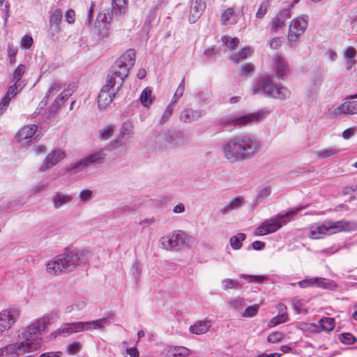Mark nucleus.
Masks as SVG:
<instances>
[{
    "label": "nucleus",
    "mask_w": 357,
    "mask_h": 357,
    "mask_svg": "<svg viewBox=\"0 0 357 357\" xmlns=\"http://www.w3.org/2000/svg\"><path fill=\"white\" fill-rule=\"evenodd\" d=\"M70 96V93L67 91H64L61 93L54 100V104L52 105V110L56 111L59 107L64 103V102Z\"/></svg>",
    "instance_id": "38"
},
{
    "label": "nucleus",
    "mask_w": 357,
    "mask_h": 357,
    "mask_svg": "<svg viewBox=\"0 0 357 357\" xmlns=\"http://www.w3.org/2000/svg\"><path fill=\"white\" fill-rule=\"evenodd\" d=\"M327 116L329 118L333 119L341 114H345V110L343 103L337 107L333 106L331 107L327 112Z\"/></svg>",
    "instance_id": "39"
},
{
    "label": "nucleus",
    "mask_w": 357,
    "mask_h": 357,
    "mask_svg": "<svg viewBox=\"0 0 357 357\" xmlns=\"http://www.w3.org/2000/svg\"><path fill=\"white\" fill-rule=\"evenodd\" d=\"M273 68L280 79H285L290 73V68L285 59L280 54H275L272 57Z\"/></svg>",
    "instance_id": "16"
},
{
    "label": "nucleus",
    "mask_w": 357,
    "mask_h": 357,
    "mask_svg": "<svg viewBox=\"0 0 357 357\" xmlns=\"http://www.w3.org/2000/svg\"><path fill=\"white\" fill-rule=\"evenodd\" d=\"M135 61V52L132 49L128 50L116 60L112 73L107 75L106 84L99 93L98 105L100 109H105L111 105Z\"/></svg>",
    "instance_id": "1"
},
{
    "label": "nucleus",
    "mask_w": 357,
    "mask_h": 357,
    "mask_svg": "<svg viewBox=\"0 0 357 357\" xmlns=\"http://www.w3.org/2000/svg\"><path fill=\"white\" fill-rule=\"evenodd\" d=\"M190 354V350L181 346L167 347L164 351L165 357H186Z\"/></svg>",
    "instance_id": "23"
},
{
    "label": "nucleus",
    "mask_w": 357,
    "mask_h": 357,
    "mask_svg": "<svg viewBox=\"0 0 357 357\" xmlns=\"http://www.w3.org/2000/svg\"><path fill=\"white\" fill-rule=\"evenodd\" d=\"M314 284V278L310 279H305L298 282V285L301 288H305Z\"/></svg>",
    "instance_id": "64"
},
{
    "label": "nucleus",
    "mask_w": 357,
    "mask_h": 357,
    "mask_svg": "<svg viewBox=\"0 0 357 357\" xmlns=\"http://www.w3.org/2000/svg\"><path fill=\"white\" fill-rule=\"evenodd\" d=\"M261 147L260 142L250 134H241L229 139L222 146L225 158L234 163L253 157Z\"/></svg>",
    "instance_id": "2"
},
{
    "label": "nucleus",
    "mask_w": 357,
    "mask_h": 357,
    "mask_svg": "<svg viewBox=\"0 0 357 357\" xmlns=\"http://www.w3.org/2000/svg\"><path fill=\"white\" fill-rule=\"evenodd\" d=\"M66 157L63 151L57 149L50 153L39 167L40 172H45Z\"/></svg>",
    "instance_id": "17"
},
{
    "label": "nucleus",
    "mask_w": 357,
    "mask_h": 357,
    "mask_svg": "<svg viewBox=\"0 0 357 357\" xmlns=\"http://www.w3.org/2000/svg\"><path fill=\"white\" fill-rule=\"evenodd\" d=\"M73 200V196L62 192H56L52 197V204L55 208H60L64 205L69 204Z\"/></svg>",
    "instance_id": "26"
},
{
    "label": "nucleus",
    "mask_w": 357,
    "mask_h": 357,
    "mask_svg": "<svg viewBox=\"0 0 357 357\" xmlns=\"http://www.w3.org/2000/svg\"><path fill=\"white\" fill-rule=\"evenodd\" d=\"M105 153L102 150L94 152L78 161L71 163L67 168V171H75L78 173L93 165L101 164L104 162Z\"/></svg>",
    "instance_id": "11"
},
{
    "label": "nucleus",
    "mask_w": 357,
    "mask_h": 357,
    "mask_svg": "<svg viewBox=\"0 0 357 357\" xmlns=\"http://www.w3.org/2000/svg\"><path fill=\"white\" fill-rule=\"evenodd\" d=\"M204 114L202 110L185 109L181 112L180 120L184 123H190L199 120Z\"/></svg>",
    "instance_id": "24"
},
{
    "label": "nucleus",
    "mask_w": 357,
    "mask_h": 357,
    "mask_svg": "<svg viewBox=\"0 0 357 357\" xmlns=\"http://www.w3.org/2000/svg\"><path fill=\"white\" fill-rule=\"evenodd\" d=\"M329 234L326 221L321 224L316 223L310 226L308 236L312 239H319Z\"/></svg>",
    "instance_id": "21"
},
{
    "label": "nucleus",
    "mask_w": 357,
    "mask_h": 357,
    "mask_svg": "<svg viewBox=\"0 0 357 357\" xmlns=\"http://www.w3.org/2000/svg\"><path fill=\"white\" fill-rule=\"evenodd\" d=\"M246 236L243 233H238L230 238V245L234 250H239L242 246V242L245 241Z\"/></svg>",
    "instance_id": "33"
},
{
    "label": "nucleus",
    "mask_w": 357,
    "mask_h": 357,
    "mask_svg": "<svg viewBox=\"0 0 357 357\" xmlns=\"http://www.w3.org/2000/svg\"><path fill=\"white\" fill-rule=\"evenodd\" d=\"M20 317V310L12 307L0 312V331H8L15 324Z\"/></svg>",
    "instance_id": "14"
},
{
    "label": "nucleus",
    "mask_w": 357,
    "mask_h": 357,
    "mask_svg": "<svg viewBox=\"0 0 357 357\" xmlns=\"http://www.w3.org/2000/svg\"><path fill=\"white\" fill-rule=\"evenodd\" d=\"M81 348L79 342L75 341L66 347V351L70 355H75L81 350Z\"/></svg>",
    "instance_id": "46"
},
{
    "label": "nucleus",
    "mask_w": 357,
    "mask_h": 357,
    "mask_svg": "<svg viewBox=\"0 0 357 357\" xmlns=\"http://www.w3.org/2000/svg\"><path fill=\"white\" fill-rule=\"evenodd\" d=\"M259 310V305H254L248 306L244 311L243 316L245 317H251L257 314Z\"/></svg>",
    "instance_id": "51"
},
{
    "label": "nucleus",
    "mask_w": 357,
    "mask_h": 357,
    "mask_svg": "<svg viewBox=\"0 0 357 357\" xmlns=\"http://www.w3.org/2000/svg\"><path fill=\"white\" fill-rule=\"evenodd\" d=\"M260 91L266 96L280 100L288 99L291 96V93L287 88L280 84H274L269 76L261 77L257 84L252 86V93L253 95Z\"/></svg>",
    "instance_id": "4"
},
{
    "label": "nucleus",
    "mask_w": 357,
    "mask_h": 357,
    "mask_svg": "<svg viewBox=\"0 0 357 357\" xmlns=\"http://www.w3.org/2000/svg\"><path fill=\"white\" fill-rule=\"evenodd\" d=\"M66 20L68 24H73L75 21V13L73 9H69L65 15Z\"/></svg>",
    "instance_id": "59"
},
{
    "label": "nucleus",
    "mask_w": 357,
    "mask_h": 357,
    "mask_svg": "<svg viewBox=\"0 0 357 357\" xmlns=\"http://www.w3.org/2000/svg\"><path fill=\"white\" fill-rule=\"evenodd\" d=\"M211 325L207 321H199L195 323L190 327V332L192 334L201 335L206 333Z\"/></svg>",
    "instance_id": "29"
},
{
    "label": "nucleus",
    "mask_w": 357,
    "mask_h": 357,
    "mask_svg": "<svg viewBox=\"0 0 357 357\" xmlns=\"http://www.w3.org/2000/svg\"><path fill=\"white\" fill-rule=\"evenodd\" d=\"M61 87L59 84L54 83L53 84L51 85V86L48 89V91L46 93V96H45V98H49L51 95H54V94L58 93L61 90Z\"/></svg>",
    "instance_id": "57"
},
{
    "label": "nucleus",
    "mask_w": 357,
    "mask_h": 357,
    "mask_svg": "<svg viewBox=\"0 0 357 357\" xmlns=\"http://www.w3.org/2000/svg\"><path fill=\"white\" fill-rule=\"evenodd\" d=\"M48 185L47 182L43 181L39 185L33 187L31 190L33 194H38L41 192Z\"/></svg>",
    "instance_id": "63"
},
{
    "label": "nucleus",
    "mask_w": 357,
    "mask_h": 357,
    "mask_svg": "<svg viewBox=\"0 0 357 357\" xmlns=\"http://www.w3.org/2000/svg\"><path fill=\"white\" fill-rule=\"evenodd\" d=\"M221 40L225 45L231 49L236 48L239 43V40L236 37L231 38L228 36H223Z\"/></svg>",
    "instance_id": "43"
},
{
    "label": "nucleus",
    "mask_w": 357,
    "mask_h": 357,
    "mask_svg": "<svg viewBox=\"0 0 357 357\" xmlns=\"http://www.w3.org/2000/svg\"><path fill=\"white\" fill-rule=\"evenodd\" d=\"M290 17V11L288 9L281 10L271 22V29L273 32L278 31L285 26V21Z\"/></svg>",
    "instance_id": "20"
},
{
    "label": "nucleus",
    "mask_w": 357,
    "mask_h": 357,
    "mask_svg": "<svg viewBox=\"0 0 357 357\" xmlns=\"http://www.w3.org/2000/svg\"><path fill=\"white\" fill-rule=\"evenodd\" d=\"M294 211L285 213H278L273 218L268 219L262 222L254 231L255 236H264L274 233L279 230L283 225H285L292 220Z\"/></svg>",
    "instance_id": "8"
},
{
    "label": "nucleus",
    "mask_w": 357,
    "mask_h": 357,
    "mask_svg": "<svg viewBox=\"0 0 357 357\" xmlns=\"http://www.w3.org/2000/svg\"><path fill=\"white\" fill-rule=\"evenodd\" d=\"M253 50L250 47L243 48L239 52L232 54L230 56V59L238 63L241 60H244L252 56Z\"/></svg>",
    "instance_id": "31"
},
{
    "label": "nucleus",
    "mask_w": 357,
    "mask_h": 357,
    "mask_svg": "<svg viewBox=\"0 0 357 357\" xmlns=\"http://www.w3.org/2000/svg\"><path fill=\"white\" fill-rule=\"evenodd\" d=\"M241 278L248 280L249 282H262L266 278L264 276L241 275Z\"/></svg>",
    "instance_id": "55"
},
{
    "label": "nucleus",
    "mask_w": 357,
    "mask_h": 357,
    "mask_svg": "<svg viewBox=\"0 0 357 357\" xmlns=\"http://www.w3.org/2000/svg\"><path fill=\"white\" fill-rule=\"evenodd\" d=\"M127 0H112V10H102L99 13L96 21L98 23H104L105 26L107 29L114 17H119L124 15L127 10L126 6Z\"/></svg>",
    "instance_id": "12"
},
{
    "label": "nucleus",
    "mask_w": 357,
    "mask_h": 357,
    "mask_svg": "<svg viewBox=\"0 0 357 357\" xmlns=\"http://www.w3.org/2000/svg\"><path fill=\"white\" fill-rule=\"evenodd\" d=\"M221 24L227 25L229 22L231 24H236L238 22L237 15L233 8H228L221 15Z\"/></svg>",
    "instance_id": "28"
},
{
    "label": "nucleus",
    "mask_w": 357,
    "mask_h": 357,
    "mask_svg": "<svg viewBox=\"0 0 357 357\" xmlns=\"http://www.w3.org/2000/svg\"><path fill=\"white\" fill-rule=\"evenodd\" d=\"M109 322L106 319H100L92 321H77L64 323L56 331V334L63 337L83 331H89L103 328Z\"/></svg>",
    "instance_id": "7"
},
{
    "label": "nucleus",
    "mask_w": 357,
    "mask_h": 357,
    "mask_svg": "<svg viewBox=\"0 0 357 357\" xmlns=\"http://www.w3.org/2000/svg\"><path fill=\"white\" fill-rule=\"evenodd\" d=\"M132 135V128L130 123H125L121 130V137L122 138L129 137Z\"/></svg>",
    "instance_id": "52"
},
{
    "label": "nucleus",
    "mask_w": 357,
    "mask_h": 357,
    "mask_svg": "<svg viewBox=\"0 0 357 357\" xmlns=\"http://www.w3.org/2000/svg\"><path fill=\"white\" fill-rule=\"evenodd\" d=\"M33 44V38L30 36H24L21 40V46L26 49L30 48Z\"/></svg>",
    "instance_id": "58"
},
{
    "label": "nucleus",
    "mask_w": 357,
    "mask_h": 357,
    "mask_svg": "<svg viewBox=\"0 0 357 357\" xmlns=\"http://www.w3.org/2000/svg\"><path fill=\"white\" fill-rule=\"evenodd\" d=\"M173 110L174 107H172V105H168L160 119V121L161 123H165L169 119L173 113Z\"/></svg>",
    "instance_id": "54"
},
{
    "label": "nucleus",
    "mask_w": 357,
    "mask_h": 357,
    "mask_svg": "<svg viewBox=\"0 0 357 357\" xmlns=\"http://www.w3.org/2000/svg\"><path fill=\"white\" fill-rule=\"evenodd\" d=\"M176 135L169 130L153 133L148 144L156 152H163L174 147Z\"/></svg>",
    "instance_id": "10"
},
{
    "label": "nucleus",
    "mask_w": 357,
    "mask_h": 357,
    "mask_svg": "<svg viewBox=\"0 0 357 357\" xmlns=\"http://www.w3.org/2000/svg\"><path fill=\"white\" fill-rule=\"evenodd\" d=\"M278 314L273 317L270 321V326H275L280 324L284 323L288 319V315L286 312L287 307L282 303L278 305Z\"/></svg>",
    "instance_id": "27"
},
{
    "label": "nucleus",
    "mask_w": 357,
    "mask_h": 357,
    "mask_svg": "<svg viewBox=\"0 0 357 357\" xmlns=\"http://www.w3.org/2000/svg\"><path fill=\"white\" fill-rule=\"evenodd\" d=\"M222 286L224 290H227L238 287L239 283L232 279H225L222 281Z\"/></svg>",
    "instance_id": "49"
},
{
    "label": "nucleus",
    "mask_w": 357,
    "mask_h": 357,
    "mask_svg": "<svg viewBox=\"0 0 357 357\" xmlns=\"http://www.w3.org/2000/svg\"><path fill=\"white\" fill-rule=\"evenodd\" d=\"M269 114L267 109H263L251 114H231L222 116L220 119L221 125L227 128L235 126H246L250 123H257L261 121Z\"/></svg>",
    "instance_id": "6"
},
{
    "label": "nucleus",
    "mask_w": 357,
    "mask_h": 357,
    "mask_svg": "<svg viewBox=\"0 0 357 357\" xmlns=\"http://www.w3.org/2000/svg\"><path fill=\"white\" fill-rule=\"evenodd\" d=\"M17 351L26 352L22 343L17 341L13 344H9L0 349V357H12Z\"/></svg>",
    "instance_id": "25"
},
{
    "label": "nucleus",
    "mask_w": 357,
    "mask_h": 357,
    "mask_svg": "<svg viewBox=\"0 0 357 357\" xmlns=\"http://www.w3.org/2000/svg\"><path fill=\"white\" fill-rule=\"evenodd\" d=\"M26 70V66L23 64H20L17 66L13 74L12 82L21 83L20 80L24 75Z\"/></svg>",
    "instance_id": "40"
},
{
    "label": "nucleus",
    "mask_w": 357,
    "mask_h": 357,
    "mask_svg": "<svg viewBox=\"0 0 357 357\" xmlns=\"http://www.w3.org/2000/svg\"><path fill=\"white\" fill-rule=\"evenodd\" d=\"M320 327L321 331L326 332H331L335 327V320L331 317H324L319 321Z\"/></svg>",
    "instance_id": "34"
},
{
    "label": "nucleus",
    "mask_w": 357,
    "mask_h": 357,
    "mask_svg": "<svg viewBox=\"0 0 357 357\" xmlns=\"http://www.w3.org/2000/svg\"><path fill=\"white\" fill-rule=\"evenodd\" d=\"M185 90V80L184 78L182 79L181 83L179 84L175 93V97L176 98H181Z\"/></svg>",
    "instance_id": "62"
},
{
    "label": "nucleus",
    "mask_w": 357,
    "mask_h": 357,
    "mask_svg": "<svg viewBox=\"0 0 357 357\" xmlns=\"http://www.w3.org/2000/svg\"><path fill=\"white\" fill-rule=\"evenodd\" d=\"M192 241V237L181 230H176L160 238L161 248L166 250H181L188 246Z\"/></svg>",
    "instance_id": "9"
},
{
    "label": "nucleus",
    "mask_w": 357,
    "mask_h": 357,
    "mask_svg": "<svg viewBox=\"0 0 357 357\" xmlns=\"http://www.w3.org/2000/svg\"><path fill=\"white\" fill-rule=\"evenodd\" d=\"M140 100L144 107H149L153 102L151 99V90L150 88H145L140 96Z\"/></svg>",
    "instance_id": "36"
},
{
    "label": "nucleus",
    "mask_w": 357,
    "mask_h": 357,
    "mask_svg": "<svg viewBox=\"0 0 357 357\" xmlns=\"http://www.w3.org/2000/svg\"><path fill=\"white\" fill-rule=\"evenodd\" d=\"M93 197V191L89 189L81 190L79 195L80 201L83 203H87Z\"/></svg>",
    "instance_id": "48"
},
{
    "label": "nucleus",
    "mask_w": 357,
    "mask_h": 357,
    "mask_svg": "<svg viewBox=\"0 0 357 357\" xmlns=\"http://www.w3.org/2000/svg\"><path fill=\"white\" fill-rule=\"evenodd\" d=\"M205 8L206 4L202 0H192L190 10L189 21L191 23H195L200 17Z\"/></svg>",
    "instance_id": "18"
},
{
    "label": "nucleus",
    "mask_w": 357,
    "mask_h": 357,
    "mask_svg": "<svg viewBox=\"0 0 357 357\" xmlns=\"http://www.w3.org/2000/svg\"><path fill=\"white\" fill-rule=\"evenodd\" d=\"M340 340L343 344H351L356 342V338L351 333H345L340 335Z\"/></svg>",
    "instance_id": "50"
},
{
    "label": "nucleus",
    "mask_w": 357,
    "mask_h": 357,
    "mask_svg": "<svg viewBox=\"0 0 357 357\" xmlns=\"http://www.w3.org/2000/svg\"><path fill=\"white\" fill-rule=\"evenodd\" d=\"M340 149L336 148L335 146H329L327 148H324L320 150H318L315 152L316 156L319 159H323L333 156L340 152Z\"/></svg>",
    "instance_id": "32"
},
{
    "label": "nucleus",
    "mask_w": 357,
    "mask_h": 357,
    "mask_svg": "<svg viewBox=\"0 0 357 357\" xmlns=\"http://www.w3.org/2000/svg\"><path fill=\"white\" fill-rule=\"evenodd\" d=\"M282 37H274L269 40V47L273 50H277L282 45Z\"/></svg>",
    "instance_id": "56"
},
{
    "label": "nucleus",
    "mask_w": 357,
    "mask_h": 357,
    "mask_svg": "<svg viewBox=\"0 0 357 357\" xmlns=\"http://www.w3.org/2000/svg\"><path fill=\"white\" fill-rule=\"evenodd\" d=\"M271 194V189L270 187H264L260 189L256 196V204H258L265 201Z\"/></svg>",
    "instance_id": "35"
},
{
    "label": "nucleus",
    "mask_w": 357,
    "mask_h": 357,
    "mask_svg": "<svg viewBox=\"0 0 357 357\" xmlns=\"http://www.w3.org/2000/svg\"><path fill=\"white\" fill-rule=\"evenodd\" d=\"M301 327L302 330L305 331H308L310 333H319L321 332L320 326L316 325L315 324L312 323H302L301 324Z\"/></svg>",
    "instance_id": "44"
},
{
    "label": "nucleus",
    "mask_w": 357,
    "mask_h": 357,
    "mask_svg": "<svg viewBox=\"0 0 357 357\" xmlns=\"http://www.w3.org/2000/svg\"><path fill=\"white\" fill-rule=\"evenodd\" d=\"M356 56V50L351 47L348 46L344 50V57L347 62H350L351 61H354V58Z\"/></svg>",
    "instance_id": "45"
},
{
    "label": "nucleus",
    "mask_w": 357,
    "mask_h": 357,
    "mask_svg": "<svg viewBox=\"0 0 357 357\" xmlns=\"http://www.w3.org/2000/svg\"><path fill=\"white\" fill-rule=\"evenodd\" d=\"M345 114H357V101H348L343 103Z\"/></svg>",
    "instance_id": "42"
},
{
    "label": "nucleus",
    "mask_w": 357,
    "mask_h": 357,
    "mask_svg": "<svg viewBox=\"0 0 357 357\" xmlns=\"http://www.w3.org/2000/svg\"><path fill=\"white\" fill-rule=\"evenodd\" d=\"M37 128L34 124L24 126L18 131L15 137L19 142L24 143V141L29 140L34 136Z\"/></svg>",
    "instance_id": "22"
},
{
    "label": "nucleus",
    "mask_w": 357,
    "mask_h": 357,
    "mask_svg": "<svg viewBox=\"0 0 357 357\" xmlns=\"http://www.w3.org/2000/svg\"><path fill=\"white\" fill-rule=\"evenodd\" d=\"M308 16L302 15L292 20L289 26L287 39L294 45L300 40L308 26Z\"/></svg>",
    "instance_id": "13"
},
{
    "label": "nucleus",
    "mask_w": 357,
    "mask_h": 357,
    "mask_svg": "<svg viewBox=\"0 0 357 357\" xmlns=\"http://www.w3.org/2000/svg\"><path fill=\"white\" fill-rule=\"evenodd\" d=\"M45 319L40 318L27 326L19 335L18 342L22 343L24 351H27L32 347L39 345L41 342V332L45 329Z\"/></svg>",
    "instance_id": "5"
},
{
    "label": "nucleus",
    "mask_w": 357,
    "mask_h": 357,
    "mask_svg": "<svg viewBox=\"0 0 357 357\" xmlns=\"http://www.w3.org/2000/svg\"><path fill=\"white\" fill-rule=\"evenodd\" d=\"M243 204V199L242 197H235L231 200L225 207H223L220 212L222 214L225 215L229 212L238 209Z\"/></svg>",
    "instance_id": "30"
},
{
    "label": "nucleus",
    "mask_w": 357,
    "mask_h": 357,
    "mask_svg": "<svg viewBox=\"0 0 357 357\" xmlns=\"http://www.w3.org/2000/svg\"><path fill=\"white\" fill-rule=\"evenodd\" d=\"M284 335L280 332L271 333L267 337V340L270 343H275L282 340Z\"/></svg>",
    "instance_id": "53"
},
{
    "label": "nucleus",
    "mask_w": 357,
    "mask_h": 357,
    "mask_svg": "<svg viewBox=\"0 0 357 357\" xmlns=\"http://www.w3.org/2000/svg\"><path fill=\"white\" fill-rule=\"evenodd\" d=\"M63 17L61 9L56 8L50 17V30L52 35L56 34L61 31L60 24Z\"/></svg>",
    "instance_id": "19"
},
{
    "label": "nucleus",
    "mask_w": 357,
    "mask_h": 357,
    "mask_svg": "<svg viewBox=\"0 0 357 357\" xmlns=\"http://www.w3.org/2000/svg\"><path fill=\"white\" fill-rule=\"evenodd\" d=\"M24 85L22 83L14 82L7 90L6 95L3 97H7L8 100H11L17 93L20 91Z\"/></svg>",
    "instance_id": "37"
},
{
    "label": "nucleus",
    "mask_w": 357,
    "mask_h": 357,
    "mask_svg": "<svg viewBox=\"0 0 357 357\" xmlns=\"http://www.w3.org/2000/svg\"><path fill=\"white\" fill-rule=\"evenodd\" d=\"M268 6V0L264 1L263 2H261L260 3V5L259 6V8L257 10V13L255 14V16L257 18L261 19L265 16V15L266 14V12H267Z\"/></svg>",
    "instance_id": "47"
},
{
    "label": "nucleus",
    "mask_w": 357,
    "mask_h": 357,
    "mask_svg": "<svg viewBox=\"0 0 357 357\" xmlns=\"http://www.w3.org/2000/svg\"><path fill=\"white\" fill-rule=\"evenodd\" d=\"M241 70L242 71L241 75H246L254 70V66L252 63H246L241 66Z\"/></svg>",
    "instance_id": "60"
},
{
    "label": "nucleus",
    "mask_w": 357,
    "mask_h": 357,
    "mask_svg": "<svg viewBox=\"0 0 357 357\" xmlns=\"http://www.w3.org/2000/svg\"><path fill=\"white\" fill-rule=\"evenodd\" d=\"M88 260L84 250H74L54 257L46 264L47 272L56 275L63 271H71L77 266L85 264Z\"/></svg>",
    "instance_id": "3"
},
{
    "label": "nucleus",
    "mask_w": 357,
    "mask_h": 357,
    "mask_svg": "<svg viewBox=\"0 0 357 357\" xmlns=\"http://www.w3.org/2000/svg\"><path fill=\"white\" fill-rule=\"evenodd\" d=\"M114 132V127L111 125H108L99 130V137L102 140H107L112 136Z\"/></svg>",
    "instance_id": "41"
},
{
    "label": "nucleus",
    "mask_w": 357,
    "mask_h": 357,
    "mask_svg": "<svg viewBox=\"0 0 357 357\" xmlns=\"http://www.w3.org/2000/svg\"><path fill=\"white\" fill-rule=\"evenodd\" d=\"M10 100L7 97H3L0 100V116L4 113L8 106Z\"/></svg>",
    "instance_id": "61"
},
{
    "label": "nucleus",
    "mask_w": 357,
    "mask_h": 357,
    "mask_svg": "<svg viewBox=\"0 0 357 357\" xmlns=\"http://www.w3.org/2000/svg\"><path fill=\"white\" fill-rule=\"evenodd\" d=\"M326 222L328 228L329 234L340 231H351L357 229V223L354 221L342 220L335 222L328 220Z\"/></svg>",
    "instance_id": "15"
}]
</instances>
